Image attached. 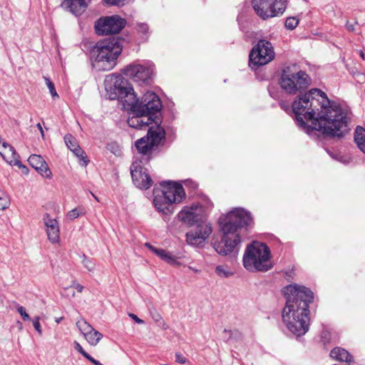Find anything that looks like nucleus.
Masks as SVG:
<instances>
[{
	"instance_id": "11",
	"label": "nucleus",
	"mask_w": 365,
	"mask_h": 365,
	"mask_svg": "<svg viewBox=\"0 0 365 365\" xmlns=\"http://www.w3.org/2000/svg\"><path fill=\"white\" fill-rule=\"evenodd\" d=\"M162 104L159 97L152 91L146 92L140 100L138 108L136 109V113L145 114L148 116H152L153 118L158 120V114L160 113L161 110Z\"/></svg>"
},
{
	"instance_id": "10",
	"label": "nucleus",
	"mask_w": 365,
	"mask_h": 365,
	"mask_svg": "<svg viewBox=\"0 0 365 365\" xmlns=\"http://www.w3.org/2000/svg\"><path fill=\"white\" fill-rule=\"evenodd\" d=\"M249 64L252 68L264 66L274 58V52L272 43L266 40H259L250 53Z\"/></svg>"
},
{
	"instance_id": "56",
	"label": "nucleus",
	"mask_w": 365,
	"mask_h": 365,
	"mask_svg": "<svg viewBox=\"0 0 365 365\" xmlns=\"http://www.w3.org/2000/svg\"><path fill=\"white\" fill-rule=\"evenodd\" d=\"M71 294L72 296H74V295H75V292H74V291H73L72 292H71Z\"/></svg>"
},
{
	"instance_id": "25",
	"label": "nucleus",
	"mask_w": 365,
	"mask_h": 365,
	"mask_svg": "<svg viewBox=\"0 0 365 365\" xmlns=\"http://www.w3.org/2000/svg\"><path fill=\"white\" fill-rule=\"evenodd\" d=\"M354 142L359 149L365 154V129L357 126L354 131Z\"/></svg>"
},
{
	"instance_id": "13",
	"label": "nucleus",
	"mask_w": 365,
	"mask_h": 365,
	"mask_svg": "<svg viewBox=\"0 0 365 365\" xmlns=\"http://www.w3.org/2000/svg\"><path fill=\"white\" fill-rule=\"evenodd\" d=\"M125 26L124 19L118 16L101 18L95 23V29L98 35H108L119 33Z\"/></svg>"
},
{
	"instance_id": "8",
	"label": "nucleus",
	"mask_w": 365,
	"mask_h": 365,
	"mask_svg": "<svg viewBox=\"0 0 365 365\" xmlns=\"http://www.w3.org/2000/svg\"><path fill=\"white\" fill-rule=\"evenodd\" d=\"M165 130L160 125L156 128H150L147 136L141 138L135 142V148L142 154L140 160L148 162L151 157L150 153L153 148L158 146L165 138Z\"/></svg>"
},
{
	"instance_id": "52",
	"label": "nucleus",
	"mask_w": 365,
	"mask_h": 365,
	"mask_svg": "<svg viewBox=\"0 0 365 365\" xmlns=\"http://www.w3.org/2000/svg\"><path fill=\"white\" fill-rule=\"evenodd\" d=\"M280 106L282 108L287 110V106L284 103H280Z\"/></svg>"
},
{
	"instance_id": "20",
	"label": "nucleus",
	"mask_w": 365,
	"mask_h": 365,
	"mask_svg": "<svg viewBox=\"0 0 365 365\" xmlns=\"http://www.w3.org/2000/svg\"><path fill=\"white\" fill-rule=\"evenodd\" d=\"M30 165L34 168L41 175L46 178H51L52 173L43 158L39 155L33 154L28 159Z\"/></svg>"
},
{
	"instance_id": "46",
	"label": "nucleus",
	"mask_w": 365,
	"mask_h": 365,
	"mask_svg": "<svg viewBox=\"0 0 365 365\" xmlns=\"http://www.w3.org/2000/svg\"><path fill=\"white\" fill-rule=\"evenodd\" d=\"M90 362H91L93 365H103L99 361L96 360L93 357H92L91 355L86 359Z\"/></svg>"
},
{
	"instance_id": "43",
	"label": "nucleus",
	"mask_w": 365,
	"mask_h": 365,
	"mask_svg": "<svg viewBox=\"0 0 365 365\" xmlns=\"http://www.w3.org/2000/svg\"><path fill=\"white\" fill-rule=\"evenodd\" d=\"M175 361L180 364H184L187 361V359L180 353L175 354Z\"/></svg>"
},
{
	"instance_id": "7",
	"label": "nucleus",
	"mask_w": 365,
	"mask_h": 365,
	"mask_svg": "<svg viewBox=\"0 0 365 365\" xmlns=\"http://www.w3.org/2000/svg\"><path fill=\"white\" fill-rule=\"evenodd\" d=\"M162 187L161 194H156L154 191L155 197L153 203L155 208L165 215L172 213L170 206L173 203H179L185 197V192L182 185L168 181L160 183Z\"/></svg>"
},
{
	"instance_id": "21",
	"label": "nucleus",
	"mask_w": 365,
	"mask_h": 365,
	"mask_svg": "<svg viewBox=\"0 0 365 365\" xmlns=\"http://www.w3.org/2000/svg\"><path fill=\"white\" fill-rule=\"evenodd\" d=\"M43 221L46 227V234L48 240L52 243L58 242L60 235L58 222L56 219L51 218L48 213L44 215Z\"/></svg>"
},
{
	"instance_id": "5",
	"label": "nucleus",
	"mask_w": 365,
	"mask_h": 365,
	"mask_svg": "<svg viewBox=\"0 0 365 365\" xmlns=\"http://www.w3.org/2000/svg\"><path fill=\"white\" fill-rule=\"evenodd\" d=\"M243 265L250 272H267L272 267L269 247L262 242L247 245L243 256Z\"/></svg>"
},
{
	"instance_id": "14",
	"label": "nucleus",
	"mask_w": 365,
	"mask_h": 365,
	"mask_svg": "<svg viewBox=\"0 0 365 365\" xmlns=\"http://www.w3.org/2000/svg\"><path fill=\"white\" fill-rule=\"evenodd\" d=\"M142 164V160L133 162L130 166V174L137 187L147 190L152 186L153 180Z\"/></svg>"
},
{
	"instance_id": "30",
	"label": "nucleus",
	"mask_w": 365,
	"mask_h": 365,
	"mask_svg": "<svg viewBox=\"0 0 365 365\" xmlns=\"http://www.w3.org/2000/svg\"><path fill=\"white\" fill-rule=\"evenodd\" d=\"M150 313L153 319L156 322H160V324L162 326L163 329H167L168 328V324L164 322L162 316L156 311V309H150Z\"/></svg>"
},
{
	"instance_id": "9",
	"label": "nucleus",
	"mask_w": 365,
	"mask_h": 365,
	"mask_svg": "<svg viewBox=\"0 0 365 365\" xmlns=\"http://www.w3.org/2000/svg\"><path fill=\"white\" fill-rule=\"evenodd\" d=\"M256 14L263 20L282 16L287 6V0H252Z\"/></svg>"
},
{
	"instance_id": "17",
	"label": "nucleus",
	"mask_w": 365,
	"mask_h": 365,
	"mask_svg": "<svg viewBox=\"0 0 365 365\" xmlns=\"http://www.w3.org/2000/svg\"><path fill=\"white\" fill-rule=\"evenodd\" d=\"M119 101L122 103L123 109L129 110L132 113H136L139 99L137 98L133 88L130 86L128 83Z\"/></svg>"
},
{
	"instance_id": "19",
	"label": "nucleus",
	"mask_w": 365,
	"mask_h": 365,
	"mask_svg": "<svg viewBox=\"0 0 365 365\" xmlns=\"http://www.w3.org/2000/svg\"><path fill=\"white\" fill-rule=\"evenodd\" d=\"M65 143L67 147L79 158L80 164L86 166L89 160L86 153L80 148L75 138L71 134H67L64 137Z\"/></svg>"
},
{
	"instance_id": "24",
	"label": "nucleus",
	"mask_w": 365,
	"mask_h": 365,
	"mask_svg": "<svg viewBox=\"0 0 365 365\" xmlns=\"http://www.w3.org/2000/svg\"><path fill=\"white\" fill-rule=\"evenodd\" d=\"M330 356L333 359L339 361L350 363L352 361V356L344 349L336 347L330 352Z\"/></svg>"
},
{
	"instance_id": "47",
	"label": "nucleus",
	"mask_w": 365,
	"mask_h": 365,
	"mask_svg": "<svg viewBox=\"0 0 365 365\" xmlns=\"http://www.w3.org/2000/svg\"><path fill=\"white\" fill-rule=\"evenodd\" d=\"M346 27L350 31H354V26L353 24H349V21L346 23Z\"/></svg>"
},
{
	"instance_id": "39",
	"label": "nucleus",
	"mask_w": 365,
	"mask_h": 365,
	"mask_svg": "<svg viewBox=\"0 0 365 365\" xmlns=\"http://www.w3.org/2000/svg\"><path fill=\"white\" fill-rule=\"evenodd\" d=\"M17 312L21 316L24 321H30L31 320V317L26 313V309L24 307L19 306V304H17Z\"/></svg>"
},
{
	"instance_id": "41",
	"label": "nucleus",
	"mask_w": 365,
	"mask_h": 365,
	"mask_svg": "<svg viewBox=\"0 0 365 365\" xmlns=\"http://www.w3.org/2000/svg\"><path fill=\"white\" fill-rule=\"evenodd\" d=\"M74 349L82 354L86 359H87L90 354H88L81 346V345L76 341H74Z\"/></svg>"
},
{
	"instance_id": "22",
	"label": "nucleus",
	"mask_w": 365,
	"mask_h": 365,
	"mask_svg": "<svg viewBox=\"0 0 365 365\" xmlns=\"http://www.w3.org/2000/svg\"><path fill=\"white\" fill-rule=\"evenodd\" d=\"M91 0H65L61 6L69 9V11L75 16L81 15Z\"/></svg>"
},
{
	"instance_id": "54",
	"label": "nucleus",
	"mask_w": 365,
	"mask_h": 365,
	"mask_svg": "<svg viewBox=\"0 0 365 365\" xmlns=\"http://www.w3.org/2000/svg\"><path fill=\"white\" fill-rule=\"evenodd\" d=\"M224 333H228L229 334H231V331L227 330V329H225L224 330Z\"/></svg>"
},
{
	"instance_id": "50",
	"label": "nucleus",
	"mask_w": 365,
	"mask_h": 365,
	"mask_svg": "<svg viewBox=\"0 0 365 365\" xmlns=\"http://www.w3.org/2000/svg\"><path fill=\"white\" fill-rule=\"evenodd\" d=\"M63 317L56 318L55 321L57 324H59L63 320Z\"/></svg>"
},
{
	"instance_id": "34",
	"label": "nucleus",
	"mask_w": 365,
	"mask_h": 365,
	"mask_svg": "<svg viewBox=\"0 0 365 365\" xmlns=\"http://www.w3.org/2000/svg\"><path fill=\"white\" fill-rule=\"evenodd\" d=\"M45 81H46V86L49 90V92L51 95V96L53 98H58V95L56 91V88H55V86H54V84L51 81L50 78H48V77H46L44 76L43 77Z\"/></svg>"
},
{
	"instance_id": "45",
	"label": "nucleus",
	"mask_w": 365,
	"mask_h": 365,
	"mask_svg": "<svg viewBox=\"0 0 365 365\" xmlns=\"http://www.w3.org/2000/svg\"><path fill=\"white\" fill-rule=\"evenodd\" d=\"M129 317H131L136 323L139 324H142L144 323V321L138 318L135 314H129Z\"/></svg>"
},
{
	"instance_id": "12",
	"label": "nucleus",
	"mask_w": 365,
	"mask_h": 365,
	"mask_svg": "<svg viewBox=\"0 0 365 365\" xmlns=\"http://www.w3.org/2000/svg\"><path fill=\"white\" fill-rule=\"evenodd\" d=\"M128 83V81L120 74L111 73L106 76L104 81L106 98L119 101Z\"/></svg>"
},
{
	"instance_id": "44",
	"label": "nucleus",
	"mask_w": 365,
	"mask_h": 365,
	"mask_svg": "<svg viewBox=\"0 0 365 365\" xmlns=\"http://www.w3.org/2000/svg\"><path fill=\"white\" fill-rule=\"evenodd\" d=\"M148 26L146 24H140L138 26V31L143 34H146L148 31Z\"/></svg>"
},
{
	"instance_id": "36",
	"label": "nucleus",
	"mask_w": 365,
	"mask_h": 365,
	"mask_svg": "<svg viewBox=\"0 0 365 365\" xmlns=\"http://www.w3.org/2000/svg\"><path fill=\"white\" fill-rule=\"evenodd\" d=\"M162 259L165 261L170 264L175 265L178 264L177 259L175 256H173L170 252H165L164 255L162 257Z\"/></svg>"
},
{
	"instance_id": "28",
	"label": "nucleus",
	"mask_w": 365,
	"mask_h": 365,
	"mask_svg": "<svg viewBox=\"0 0 365 365\" xmlns=\"http://www.w3.org/2000/svg\"><path fill=\"white\" fill-rule=\"evenodd\" d=\"M76 327L78 328L79 331L83 334L84 336L93 328V327L90 324H88L86 320L83 319L78 320L76 322Z\"/></svg>"
},
{
	"instance_id": "16",
	"label": "nucleus",
	"mask_w": 365,
	"mask_h": 365,
	"mask_svg": "<svg viewBox=\"0 0 365 365\" xmlns=\"http://www.w3.org/2000/svg\"><path fill=\"white\" fill-rule=\"evenodd\" d=\"M153 71L142 65H130L125 69V74L135 82H147L151 77Z\"/></svg>"
},
{
	"instance_id": "2",
	"label": "nucleus",
	"mask_w": 365,
	"mask_h": 365,
	"mask_svg": "<svg viewBox=\"0 0 365 365\" xmlns=\"http://www.w3.org/2000/svg\"><path fill=\"white\" fill-rule=\"evenodd\" d=\"M286 305L282 320L294 335H304L309 327V305L313 302V292L304 286L290 284L284 288Z\"/></svg>"
},
{
	"instance_id": "33",
	"label": "nucleus",
	"mask_w": 365,
	"mask_h": 365,
	"mask_svg": "<svg viewBox=\"0 0 365 365\" xmlns=\"http://www.w3.org/2000/svg\"><path fill=\"white\" fill-rule=\"evenodd\" d=\"M299 24V19L295 16L287 18L285 21V27L289 30L294 29Z\"/></svg>"
},
{
	"instance_id": "32",
	"label": "nucleus",
	"mask_w": 365,
	"mask_h": 365,
	"mask_svg": "<svg viewBox=\"0 0 365 365\" xmlns=\"http://www.w3.org/2000/svg\"><path fill=\"white\" fill-rule=\"evenodd\" d=\"M8 163L11 165L18 166L24 174L27 175L29 173V169L26 166L24 165L19 160V158H12L11 160L8 159Z\"/></svg>"
},
{
	"instance_id": "3",
	"label": "nucleus",
	"mask_w": 365,
	"mask_h": 365,
	"mask_svg": "<svg viewBox=\"0 0 365 365\" xmlns=\"http://www.w3.org/2000/svg\"><path fill=\"white\" fill-rule=\"evenodd\" d=\"M218 223L222 238L220 242H214V249L220 255L235 257L239 252L241 234L252 225L251 214L242 208H235L222 215Z\"/></svg>"
},
{
	"instance_id": "27",
	"label": "nucleus",
	"mask_w": 365,
	"mask_h": 365,
	"mask_svg": "<svg viewBox=\"0 0 365 365\" xmlns=\"http://www.w3.org/2000/svg\"><path fill=\"white\" fill-rule=\"evenodd\" d=\"M1 145L5 150L9 149V151L11 153V156H7L6 153H2V151L0 150L1 156L6 161V163H8V159L11 160L12 158H19V154L13 146L6 142L2 143Z\"/></svg>"
},
{
	"instance_id": "29",
	"label": "nucleus",
	"mask_w": 365,
	"mask_h": 365,
	"mask_svg": "<svg viewBox=\"0 0 365 365\" xmlns=\"http://www.w3.org/2000/svg\"><path fill=\"white\" fill-rule=\"evenodd\" d=\"M215 272L220 277L227 278L233 274V272L230 271L227 267L223 265H218L215 268Z\"/></svg>"
},
{
	"instance_id": "23",
	"label": "nucleus",
	"mask_w": 365,
	"mask_h": 365,
	"mask_svg": "<svg viewBox=\"0 0 365 365\" xmlns=\"http://www.w3.org/2000/svg\"><path fill=\"white\" fill-rule=\"evenodd\" d=\"M197 208L194 207L185 208L179 212L178 217L188 226H192L200 220V216L197 213Z\"/></svg>"
},
{
	"instance_id": "6",
	"label": "nucleus",
	"mask_w": 365,
	"mask_h": 365,
	"mask_svg": "<svg viewBox=\"0 0 365 365\" xmlns=\"http://www.w3.org/2000/svg\"><path fill=\"white\" fill-rule=\"evenodd\" d=\"M312 83V78L296 65H289L283 68L279 78V85L287 93L294 95L302 93Z\"/></svg>"
},
{
	"instance_id": "35",
	"label": "nucleus",
	"mask_w": 365,
	"mask_h": 365,
	"mask_svg": "<svg viewBox=\"0 0 365 365\" xmlns=\"http://www.w3.org/2000/svg\"><path fill=\"white\" fill-rule=\"evenodd\" d=\"M10 204L8 196L2 191H0V210H5Z\"/></svg>"
},
{
	"instance_id": "40",
	"label": "nucleus",
	"mask_w": 365,
	"mask_h": 365,
	"mask_svg": "<svg viewBox=\"0 0 365 365\" xmlns=\"http://www.w3.org/2000/svg\"><path fill=\"white\" fill-rule=\"evenodd\" d=\"M81 215H84V212H81L77 208L73 209L67 213V217L70 220H74Z\"/></svg>"
},
{
	"instance_id": "31",
	"label": "nucleus",
	"mask_w": 365,
	"mask_h": 365,
	"mask_svg": "<svg viewBox=\"0 0 365 365\" xmlns=\"http://www.w3.org/2000/svg\"><path fill=\"white\" fill-rule=\"evenodd\" d=\"M82 264L83 267L89 272H92L95 269V262L92 259H90L86 256V255H82Z\"/></svg>"
},
{
	"instance_id": "51",
	"label": "nucleus",
	"mask_w": 365,
	"mask_h": 365,
	"mask_svg": "<svg viewBox=\"0 0 365 365\" xmlns=\"http://www.w3.org/2000/svg\"><path fill=\"white\" fill-rule=\"evenodd\" d=\"M2 153H6L7 156H11V153L8 150L2 151Z\"/></svg>"
},
{
	"instance_id": "1",
	"label": "nucleus",
	"mask_w": 365,
	"mask_h": 365,
	"mask_svg": "<svg viewBox=\"0 0 365 365\" xmlns=\"http://www.w3.org/2000/svg\"><path fill=\"white\" fill-rule=\"evenodd\" d=\"M297 124L308 134L317 130L326 137L341 138L348 131L347 112L319 88L299 95L292 103Z\"/></svg>"
},
{
	"instance_id": "37",
	"label": "nucleus",
	"mask_w": 365,
	"mask_h": 365,
	"mask_svg": "<svg viewBox=\"0 0 365 365\" xmlns=\"http://www.w3.org/2000/svg\"><path fill=\"white\" fill-rule=\"evenodd\" d=\"M145 246L149 248L150 250L153 252L156 255H158L160 259H162L163 256L165 253L166 250L163 249H159L153 247L149 243H146Z\"/></svg>"
},
{
	"instance_id": "4",
	"label": "nucleus",
	"mask_w": 365,
	"mask_h": 365,
	"mask_svg": "<svg viewBox=\"0 0 365 365\" xmlns=\"http://www.w3.org/2000/svg\"><path fill=\"white\" fill-rule=\"evenodd\" d=\"M120 40L115 38L104 39L96 43L91 53L95 58L93 63L98 71H110L116 65V61L122 52Z\"/></svg>"
},
{
	"instance_id": "48",
	"label": "nucleus",
	"mask_w": 365,
	"mask_h": 365,
	"mask_svg": "<svg viewBox=\"0 0 365 365\" xmlns=\"http://www.w3.org/2000/svg\"><path fill=\"white\" fill-rule=\"evenodd\" d=\"M73 287L77 289L78 292H81L83 289V287L79 284H74Z\"/></svg>"
},
{
	"instance_id": "15",
	"label": "nucleus",
	"mask_w": 365,
	"mask_h": 365,
	"mask_svg": "<svg viewBox=\"0 0 365 365\" xmlns=\"http://www.w3.org/2000/svg\"><path fill=\"white\" fill-rule=\"evenodd\" d=\"M212 231L210 225L200 223L194 230H190L186 234V241L192 246L201 245L210 236Z\"/></svg>"
},
{
	"instance_id": "55",
	"label": "nucleus",
	"mask_w": 365,
	"mask_h": 365,
	"mask_svg": "<svg viewBox=\"0 0 365 365\" xmlns=\"http://www.w3.org/2000/svg\"><path fill=\"white\" fill-rule=\"evenodd\" d=\"M18 323H19V324H20V329H21V328H22V324H21V322H18Z\"/></svg>"
},
{
	"instance_id": "42",
	"label": "nucleus",
	"mask_w": 365,
	"mask_h": 365,
	"mask_svg": "<svg viewBox=\"0 0 365 365\" xmlns=\"http://www.w3.org/2000/svg\"><path fill=\"white\" fill-rule=\"evenodd\" d=\"M103 1L108 5L122 6L125 0H103Z\"/></svg>"
},
{
	"instance_id": "53",
	"label": "nucleus",
	"mask_w": 365,
	"mask_h": 365,
	"mask_svg": "<svg viewBox=\"0 0 365 365\" xmlns=\"http://www.w3.org/2000/svg\"><path fill=\"white\" fill-rule=\"evenodd\" d=\"M360 56H361L363 59H364V53H363L361 51H360Z\"/></svg>"
},
{
	"instance_id": "49",
	"label": "nucleus",
	"mask_w": 365,
	"mask_h": 365,
	"mask_svg": "<svg viewBox=\"0 0 365 365\" xmlns=\"http://www.w3.org/2000/svg\"><path fill=\"white\" fill-rule=\"evenodd\" d=\"M36 126H37L38 129L40 130L41 134V135H42V138H44V132H43V128H42V126H41V123H38L36 125Z\"/></svg>"
},
{
	"instance_id": "26",
	"label": "nucleus",
	"mask_w": 365,
	"mask_h": 365,
	"mask_svg": "<svg viewBox=\"0 0 365 365\" xmlns=\"http://www.w3.org/2000/svg\"><path fill=\"white\" fill-rule=\"evenodd\" d=\"M84 337L91 345L96 346L103 338V334L93 327Z\"/></svg>"
},
{
	"instance_id": "18",
	"label": "nucleus",
	"mask_w": 365,
	"mask_h": 365,
	"mask_svg": "<svg viewBox=\"0 0 365 365\" xmlns=\"http://www.w3.org/2000/svg\"><path fill=\"white\" fill-rule=\"evenodd\" d=\"M127 123L130 127L136 129L145 128L151 123H155L156 125L158 124V120L145 114L141 115V113H133V115L128 118Z\"/></svg>"
},
{
	"instance_id": "38",
	"label": "nucleus",
	"mask_w": 365,
	"mask_h": 365,
	"mask_svg": "<svg viewBox=\"0 0 365 365\" xmlns=\"http://www.w3.org/2000/svg\"><path fill=\"white\" fill-rule=\"evenodd\" d=\"M32 322H33V326H34V329H36V331L38 332L39 336H41L43 331H42L41 326L40 324V317L36 316L32 319Z\"/></svg>"
}]
</instances>
